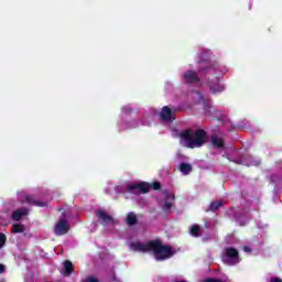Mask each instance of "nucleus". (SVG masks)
I'll return each mask as SVG.
<instances>
[{"label":"nucleus","mask_w":282,"mask_h":282,"mask_svg":"<svg viewBox=\"0 0 282 282\" xmlns=\"http://www.w3.org/2000/svg\"><path fill=\"white\" fill-rule=\"evenodd\" d=\"M237 223L240 224V226H246V223H241V218H237Z\"/></svg>","instance_id":"obj_35"},{"label":"nucleus","mask_w":282,"mask_h":282,"mask_svg":"<svg viewBox=\"0 0 282 282\" xmlns=\"http://www.w3.org/2000/svg\"><path fill=\"white\" fill-rule=\"evenodd\" d=\"M160 183H154L153 184V188H154V191H160Z\"/></svg>","instance_id":"obj_33"},{"label":"nucleus","mask_w":282,"mask_h":282,"mask_svg":"<svg viewBox=\"0 0 282 282\" xmlns=\"http://www.w3.org/2000/svg\"><path fill=\"white\" fill-rule=\"evenodd\" d=\"M54 232L57 235V237L67 235V232H69V223L67 219L61 218L54 228Z\"/></svg>","instance_id":"obj_14"},{"label":"nucleus","mask_w":282,"mask_h":282,"mask_svg":"<svg viewBox=\"0 0 282 282\" xmlns=\"http://www.w3.org/2000/svg\"><path fill=\"white\" fill-rule=\"evenodd\" d=\"M64 270H62V274L64 276H69V274H72L74 272V264L72 263V261L66 260L64 263Z\"/></svg>","instance_id":"obj_19"},{"label":"nucleus","mask_w":282,"mask_h":282,"mask_svg":"<svg viewBox=\"0 0 282 282\" xmlns=\"http://www.w3.org/2000/svg\"><path fill=\"white\" fill-rule=\"evenodd\" d=\"M165 89H166V91L173 89V83L166 82V83H165Z\"/></svg>","instance_id":"obj_30"},{"label":"nucleus","mask_w":282,"mask_h":282,"mask_svg":"<svg viewBox=\"0 0 282 282\" xmlns=\"http://www.w3.org/2000/svg\"><path fill=\"white\" fill-rule=\"evenodd\" d=\"M175 202V194L171 191H164L160 200V206L164 213H170Z\"/></svg>","instance_id":"obj_8"},{"label":"nucleus","mask_w":282,"mask_h":282,"mask_svg":"<svg viewBox=\"0 0 282 282\" xmlns=\"http://www.w3.org/2000/svg\"><path fill=\"white\" fill-rule=\"evenodd\" d=\"M97 221L101 224L107 230H112L116 227V219L107 212L100 209L96 212Z\"/></svg>","instance_id":"obj_7"},{"label":"nucleus","mask_w":282,"mask_h":282,"mask_svg":"<svg viewBox=\"0 0 282 282\" xmlns=\"http://www.w3.org/2000/svg\"><path fill=\"white\" fill-rule=\"evenodd\" d=\"M178 171L182 173V175H191L193 172V165L188 163H181L178 165Z\"/></svg>","instance_id":"obj_20"},{"label":"nucleus","mask_w":282,"mask_h":282,"mask_svg":"<svg viewBox=\"0 0 282 282\" xmlns=\"http://www.w3.org/2000/svg\"><path fill=\"white\" fill-rule=\"evenodd\" d=\"M6 272V265L0 264V274H3Z\"/></svg>","instance_id":"obj_34"},{"label":"nucleus","mask_w":282,"mask_h":282,"mask_svg":"<svg viewBox=\"0 0 282 282\" xmlns=\"http://www.w3.org/2000/svg\"><path fill=\"white\" fill-rule=\"evenodd\" d=\"M127 224L128 226H135V224H138V216H135V213L131 212L128 214Z\"/></svg>","instance_id":"obj_22"},{"label":"nucleus","mask_w":282,"mask_h":282,"mask_svg":"<svg viewBox=\"0 0 282 282\" xmlns=\"http://www.w3.org/2000/svg\"><path fill=\"white\" fill-rule=\"evenodd\" d=\"M6 246V235L0 234V248H3Z\"/></svg>","instance_id":"obj_29"},{"label":"nucleus","mask_w":282,"mask_h":282,"mask_svg":"<svg viewBox=\"0 0 282 282\" xmlns=\"http://www.w3.org/2000/svg\"><path fill=\"white\" fill-rule=\"evenodd\" d=\"M235 155H239L232 148H226L224 158H227L229 162H235L236 164H242V166H259L261 164V160L252 158L250 154H246L240 159H237Z\"/></svg>","instance_id":"obj_4"},{"label":"nucleus","mask_w":282,"mask_h":282,"mask_svg":"<svg viewBox=\"0 0 282 282\" xmlns=\"http://www.w3.org/2000/svg\"><path fill=\"white\" fill-rule=\"evenodd\" d=\"M26 215L28 208L17 209L12 213V219H14V221H21V219H23V217H25Z\"/></svg>","instance_id":"obj_18"},{"label":"nucleus","mask_w":282,"mask_h":282,"mask_svg":"<svg viewBox=\"0 0 282 282\" xmlns=\"http://www.w3.org/2000/svg\"><path fill=\"white\" fill-rule=\"evenodd\" d=\"M203 282H226V280L215 279V278H207Z\"/></svg>","instance_id":"obj_28"},{"label":"nucleus","mask_w":282,"mask_h":282,"mask_svg":"<svg viewBox=\"0 0 282 282\" xmlns=\"http://www.w3.org/2000/svg\"><path fill=\"white\" fill-rule=\"evenodd\" d=\"M271 182H273V184H281L282 178L279 177V176H276V175H273V176L271 177Z\"/></svg>","instance_id":"obj_27"},{"label":"nucleus","mask_w":282,"mask_h":282,"mask_svg":"<svg viewBox=\"0 0 282 282\" xmlns=\"http://www.w3.org/2000/svg\"><path fill=\"white\" fill-rule=\"evenodd\" d=\"M174 135L180 138L181 147L186 149H199L206 143V131L204 130H174Z\"/></svg>","instance_id":"obj_2"},{"label":"nucleus","mask_w":282,"mask_h":282,"mask_svg":"<svg viewBox=\"0 0 282 282\" xmlns=\"http://www.w3.org/2000/svg\"><path fill=\"white\" fill-rule=\"evenodd\" d=\"M195 96L198 100V105H202L205 111V116H210V109L213 107V101L210 99H205L202 93L196 91Z\"/></svg>","instance_id":"obj_15"},{"label":"nucleus","mask_w":282,"mask_h":282,"mask_svg":"<svg viewBox=\"0 0 282 282\" xmlns=\"http://www.w3.org/2000/svg\"><path fill=\"white\" fill-rule=\"evenodd\" d=\"M11 231L13 235H17L19 232H25V226L23 224H14Z\"/></svg>","instance_id":"obj_23"},{"label":"nucleus","mask_w":282,"mask_h":282,"mask_svg":"<svg viewBox=\"0 0 282 282\" xmlns=\"http://www.w3.org/2000/svg\"><path fill=\"white\" fill-rule=\"evenodd\" d=\"M189 232L192 237H199V232H202V229L199 228V226L194 225L191 227Z\"/></svg>","instance_id":"obj_25"},{"label":"nucleus","mask_w":282,"mask_h":282,"mask_svg":"<svg viewBox=\"0 0 282 282\" xmlns=\"http://www.w3.org/2000/svg\"><path fill=\"white\" fill-rule=\"evenodd\" d=\"M131 113H133V107L131 105H126L121 107V112L119 115L118 121L119 131L138 129V127H140V123H138V119H131Z\"/></svg>","instance_id":"obj_3"},{"label":"nucleus","mask_w":282,"mask_h":282,"mask_svg":"<svg viewBox=\"0 0 282 282\" xmlns=\"http://www.w3.org/2000/svg\"><path fill=\"white\" fill-rule=\"evenodd\" d=\"M267 282H282L281 279L276 278V276H272L269 281Z\"/></svg>","instance_id":"obj_31"},{"label":"nucleus","mask_w":282,"mask_h":282,"mask_svg":"<svg viewBox=\"0 0 282 282\" xmlns=\"http://www.w3.org/2000/svg\"><path fill=\"white\" fill-rule=\"evenodd\" d=\"M80 282H100V280H98V278H96L94 275H88V276L82 279Z\"/></svg>","instance_id":"obj_26"},{"label":"nucleus","mask_w":282,"mask_h":282,"mask_svg":"<svg viewBox=\"0 0 282 282\" xmlns=\"http://www.w3.org/2000/svg\"><path fill=\"white\" fill-rule=\"evenodd\" d=\"M128 193L131 195H144L151 191L149 183L139 182L131 184L127 187Z\"/></svg>","instance_id":"obj_9"},{"label":"nucleus","mask_w":282,"mask_h":282,"mask_svg":"<svg viewBox=\"0 0 282 282\" xmlns=\"http://www.w3.org/2000/svg\"><path fill=\"white\" fill-rule=\"evenodd\" d=\"M223 263L226 265H237L241 261L239 258V251L232 247H228L224 250L221 254Z\"/></svg>","instance_id":"obj_6"},{"label":"nucleus","mask_w":282,"mask_h":282,"mask_svg":"<svg viewBox=\"0 0 282 282\" xmlns=\"http://www.w3.org/2000/svg\"><path fill=\"white\" fill-rule=\"evenodd\" d=\"M182 80H184L187 85H193L194 83H198L199 87H204V83L199 79V75L197 72L193 69H187L181 75Z\"/></svg>","instance_id":"obj_10"},{"label":"nucleus","mask_w":282,"mask_h":282,"mask_svg":"<svg viewBox=\"0 0 282 282\" xmlns=\"http://www.w3.org/2000/svg\"><path fill=\"white\" fill-rule=\"evenodd\" d=\"M106 193H111V187H109L108 189H106Z\"/></svg>","instance_id":"obj_36"},{"label":"nucleus","mask_w":282,"mask_h":282,"mask_svg":"<svg viewBox=\"0 0 282 282\" xmlns=\"http://www.w3.org/2000/svg\"><path fill=\"white\" fill-rule=\"evenodd\" d=\"M18 198L22 203L32 204L33 206H39L40 208H45V206H47V202L36 200L32 196L28 195V192L25 191L18 192Z\"/></svg>","instance_id":"obj_11"},{"label":"nucleus","mask_w":282,"mask_h":282,"mask_svg":"<svg viewBox=\"0 0 282 282\" xmlns=\"http://www.w3.org/2000/svg\"><path fill=\"white\" fill-rule=\"evenodd\" d=\"M156 113L158 112H155V110L148 111L145 115L141 117L140 120H137L139 127H151V122H153Z\"/></svg>","instance_id":"obj_16"},{"label":"nucleus","mask_w":282,"mask_h":282,"mask_svg":"<svg viewBox=\"0 0 282 282\" xmlns=\"http://www.w3.org/2000/svg\"><path fill=\"white\" fill-rule=\"evenodd\" d=\"M221 206H224V202H221V200H216V202H213V203L210 204L209 209H210L213 213H215V210H217L218 208H221Z\"/></svg>","instance_id":"obj_24"},{"label":"nucleus","mask_w":282,"mask_h":282,"mask_svg":"<svg viewBox=\"0 0 282 282\" xmlns=\"http://www.w3.org/2000/svg\"><path fill=\"white\" fill-rule=\"evenodd\" d=\"M212 144H214V147H216V149H224V139L214 134L212 137Z\"/></svg>","instance_id":"obj_21"},{"label":"nucleus","mask_w":282,"mask_h":282,"mask_svg":"<svg viewBox=\"0 0 282 282\" xmlns=\"http://www.w3.org/2000/svg\"><path fill=\"white\" fill-rule=\"evenodd\" d=\"M212 54L213 53L210 52V50H207V48H203V50L198 51L197 63H204V61H208V58H210Z\"/></svg>","instance_id":"obj_17"},{"label":"nucleus","mask_w":282,"mask_h":282,"mask_svg":"<svg viewBox=\"0 0 282 282\" xmlns=\"http://www.w3.org/2000/svg\"><path fill=\"white\" fill-rule=\"evenodd\" d=\"M150 252H153L156 261H166V259H171L175 254V250L169 245H163L161 240H152Z\"/></svg>","instance_id":"obj_5"},{"label":"nucleus","mask_w":282,"mask_h":282,"mask_svg":"<svg viewBox=\"0 0 282 282\" xmlns=\"http://www.w3.org/2000/svg\"><path fill=\"white\" fill-rule=\"evenodd\" d=\"M160 120L167 124H171L175 120V108L164 106L159 112Z\"/></svg>","instance_id":"obj_12"},{"label":"nucleus","mask_w":282,"mask_h":282,"mask_svg":"<svg viewBox=\"0 0 282 282\" xmlns=\"http://www.w3.org/2000/svg\"><path fill=\"white\" fill-rule=\"evenodd\" d=\"M152 241L140 242V241H130L128 242V248L133 250V252H151Z\"/></svg>","instance_id":"obj_13"},{"label":"nucleus","mask_w":282,"mask_h":282,"mask_svg":"<svg viewBox=\"0 0 282 282\" xmlns=\"http://www.w3.org/2000/svg\"><path fill=\"white\" fill-rule=\"evenodd\" d=\"M243 252L250 253V252H252V248H250L249 246H245Z\"/></svg>","instance_id":"obj_32"},{"label":"nucleus","mask_w":282,"mask_h":282,"mask_svg":"<svg viewBox=\"0 0 282 282\" xmlns=\"http://www.w3.org/2000/svg\"><path fill=\"white\" fill-rule=\"evenodd\" d=\"M229 68L223 64H209L207 66H203L199 69L200 74H209L210 76H215V79H208L206 85L214 96H218V94H224L226 91V84L221 83V76L224 74H228Z\"/></svg>","instance_id":"obj_1"}]
</instances>
